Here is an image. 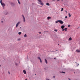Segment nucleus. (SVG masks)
<instances>
[{
	"instance_id": "1",
	"label": "nucleus",
	"mask_w": 80,
	"mask_h": 80,
	"mask_svg": "<svg viewBox=\"0 0 80 80\" xmlns=\"http://www.w3.org/2000/svg\"><path fill=\"white\" fill-rule=\"evenodd\" d=\"M58 22L60 23L61 24H63V22L62 20H58Z\"/></svg>"
},
{
	"instance_id": "2",
	"label": "nucleus",
	"mask_w": 80,
	"mask_h": 80,
	"mask_svg": "<svg viewBox=\"0 0 80 80\" xmlns=\"http://www.w3.org/2000/svg\"><path fill=\"white\" fill-rule=\"evenodd\" d=\"M0 3L2 6H5V3H3L2 2H1Z\"/></svg>"
},
{
	"instance_id": "3",
	"label": "nucleus",
	"mask_w": 80,
	"mask_h": 80,
	"mask_svg": "<svg viewBox=\"0 0 80 80\" xmlns=\"http://www.w3.org/2000/svg\"><path fill=\"white\" fill-rule=\"evenodd\" d=\"M76 52H77L78 53H80V49L78 50L77 49L76 51Z\"/></svg>"
},
{
	"instance_id": "4",
	"label": "nucleus",
	"mask_w": 80,
	"mask_h": 80,
	"mask_svg": "<svg viewBox=\"0 0 80 80\" xmlns=\"http://www.w3.org/2000/svg\"><path fill=\"white\" fill-rule=\"evenodd\" d=\"M22 16L23 18V21H24V22H25V17H24V16H23V15H22Z\"/></svg>"
},
{
	"instance_id": "5",
	"label": "nucleus",
	"mask_w": 80,
	"mask_h": 80,
	"mask_svg": "<svg viewBox=\"0 0 80 80\" xmlns=\"http://www.w3.org/2000/svg\"><path fill=\"white\" fill-rule=\"evenodd\" d=\"M19 23H20V22H18V23L16 24V27H18V25L19 24Z\"/></svg>"
},
{
	"instance_id": "6",
	"label": "nucleus",
	"mask_w": 80,
	"mask_h": 80,
	"mask_svg": "<svg viewBox=\"0 0 80 80\" xmlns=\"http://www.w3.org/2000/svg\"><path fill=\"white\" fill-rule=\"evenodd\" d=\"M64 28H65V26L62 25L61 26V28H62V29H63Z\"/></svg>"
},
{
	"instance_id": "7",
	"label": "nucleus",
	"mask_w": 80,
	"mask_h": 80,
	"mask_svg": "<svg viewBox=\"0 0 80 80\" xmlns=\"http://www.w3.org/2000/svg\"><path fill=\"white\" fill-rule=\"evenodd\" d=\"M45 63H46V64H47L48 63V62H47V60L46 59H45Z\"/></svg>"
},
{
	"instance_id": "8",
	"label": "nucleus",
	"mask_w": 80,
	"mask_h": 80,
	"mask_svg": "<svg viewBox=\"0 0 80 80\" xmlns=\"http://www.w3.org/2000/svg\"><path fill=\"white\" fill-rule=\"evenodd\" d=\"M38 2H39L40 3H42V0H38Z\"/></svg>"
},
{
	"instance_id": "9",
	"label": "nucleus",
	"mask_w": 80,
	"mask_h": 80,
	"mask_svg": "<svg viewBox=\"0 0 80 80\" xmlns=\"http://www.w3.org/2000/svg\"><path fill=\"white\" fill-rule=\"evenodd\" d=\"M23 72L24 73V74H26V71H25V70H24L23 71Z\"/></svg>"
},
{
	"instance_id": "10",
	"label": "nucleus",
	"mask_w": 80,
	"mask_h": 80,
	"mask_svg": "<svg viewBox=\"0 0 80 80\" xmlns=\"http://www.w3.org/2000/svg\"><path fill=\"white\" fill-rule=\"evenodd\" d=\"M46 5H48V6H49V5H50V4H49V3L47 2L46 3Z\"/></svg>"
},
{
	"instance_id": "11",
	"label": "nucleus",
	"mask_w": 80,
	"mask_h": 80,
	"mask_svg": "<svg viewBox=\"0 0 80 80\" xmlns=\"http://www.w3.org/2000/svg\"><path fill=\"white\" fill-rule=\"evenodd\" d=\"M47 18L48 20H49V19H51V18L49 17H48Z\"/></svg>"
},
{
	"instance_id": "12",
	"label": "nucleus",
	"mask_w": 80,
	"mask_h": 80,
	"mask_svg": "<svg viewBox=\"0 0 80 80\" xmlns=\"http://www.w3.org/2000/svg\"><path fill=\"white\" fill-rule=\"evenodd\" d=\"M18 34L19 35H21L22 34V32H18Z\"/></svg>"
},
{
	"instance_id": "13",
	"label": "nucleus",
	"mask_w": 80,
	"mask_h": 80,
	"mask_svg": "<svg viewBox=\"0 0 80 80\" xmlns=\"http://www.w3.org/2000/svg\"><path fill=\"white\" fill-rule=\"evenodd\" d=\"M27 34H25V35H24V37H27Z\"/></svg>"
},
{
	"instance_id": "14",
	"label": "nucleus",
	"mask_w": 80,
	"mask_h": 80,
	"mask_svg": "<svg viewBox=\"0 0 80 80\" xmlns=\"http://www.w3.org/2000/svg\"><path fill=\"white\" fill-rule=\"evenodd\" d=\"M64 30H65V32H67V28H65L64 29Z\"/></svg>"
},
{
	"instance_id": "15",
	"label": "nucleus",
	"mask_w": 80,
	"mask_h": 80,
	"mask_svg": "<svg viewBox=\"0 0 80 80\" xmlns=\"http://www.w3.org/2000/svg\"><path fill=\"white\" fill-rule=\"evenodd\" d=\"M18 2L19 4H20V1H19V0H18Z\"/></svg>"
},
{
	"instance_id": "16",
	"label": "nucleus",
	"mask_w": 80,
	"mask_h": 80,
	"mask_svg": "<svg viewBox=\"0 0 80 80\" xmlns=\"http://www.w3.org/2000/svg\"><path fill=\"white\" fill-rule=\"evenodd\" d=\"M69 40H70H70H72V38H69Z\"/></svg>"
},
{
	"instance_id": "17",
	"label": "nucleus",
	"mask_w": 80,
	"mask_h": 80,
	"mask_svg": "<svg viewBox=\"0 0 80 80\" xmlns=\"http://www.w3.org/2000/svg\"><path fill=\"white\" fill-rule=\"evenodd\" d=\"M40 5H42L43 6V3H40Z\"/></svg>"
},
{
	"instance_id": "18",
	"label": "nucleus",
	"mask_w": 80,
	"mask_h": 80,
	"mask_svg": "<svg viewBox=\"0 0 80 80\" xmlns=\"http://www.w3.org/2000/svg\"><path fill=\"white\" fill-rule=\"evenodd\" d=\"M68 15L69 16V17H71V15H70V13H68Z\"/></svg>"
},
{
	"instance_id": "19",
	"label": "nucleus",
	"mask_w": 80,
	"mask_h": 80,
	"mask_svg": "<svg viewBox=\"0 0 80 80\" xmlns=\"http://www.w3.org/2000/svg\"><path fill=\"white\" fill-rule=\"evenodd\" d=\"M62 10H61V12H62V11H63V8H62Z\"/></svg>"
},
{
	"instance_id": "20",
	"label": "nucleus",
	"mask_w": 80,
	"mask_h": 80,
	"mask_svg": "<svg viewBox=\"0 0 80 80\" xmlns=\"http://www.w3.org/2000/svg\"><path fill=\"white\" fill-rule=\"evenodd\" d=\"M38 59L40 60H41V59L40 58V57H38Z\"/></svg>"
},
{
	"instance_id": "21",
	"label": "nucleus",
	"mask_w": 80,
	"mask_h": 80,
	"mask_svg": "<svg viewBox=\"0 0 80 80\" xmlns=\"http://www.w3.org/2000/svg\"><path fill=\"white\" fill-rule=\"evenodd\" d=\"M58 21H56V23H58Z\"/></svg>"
},
{
	"instance_id": "22",
	"label": "nucleus",
	"mask_w": 80,
	"mask_h": 80,
	"mask_svg": "<svg viewBox=\"0 0 80 80\" xmlns=\"http://www.w3.org/2000/svg\"><path fill=\"white\" fill-rule=\"evenodd\" d=\"M62 73H65V72H63V71L62 72Z\"/></svg>"
},
{
	"instance_id": "23",
	"label": "nucleus",
	"mask_w": 80,
	"mask_h": 80,
	"mask_svg": "<svg viewBox=\"0 0 80 80\" xmlns=\"http://www.w3.org/2000/svg\"><path fill=\"white\" fill-rule=\"evenodd\" d=\"M54 31H55V32H57V30H56V29H55L54 30Z\"/></svg>"
},
{
	"instance_id": "24",
	"label": "nucleus",
	"mask_w": 80,
	"mask_h": 80,
	"mask_svg": "<svg viewBox=\"0 0 80 80\" xmlns=\"http://www.w3.org/2000/svg\"><path fill=\"white\" fill-rule=\"evenodd\" d=\"M68 26V27H70V25H69Z\"/></svg>"
},
{
	"instance_id": "25",
	"label": "nucleus",
	"mask_w": 80,
	"mask_h": 80,
	"mask_svg": "<svg viewBox=\"0 0 80 80\" xmlns=\"http://www.w3.org/2000/svg\"><path fill=\"white\" fill-rule=\"evenodd\" d=\"M53 78H55V76H53Z\"/></svg>"
},
{
	"instance_id": "26",
	"label": "nucleus",
	"mask_w": 80,
	"mask_h": 80,
	"mask_svg": "<svg viewBox=\"0 0 80 80\" xmlns=\"http://www.w3.org/2000/svg\"><path fill=\"white\" fill-rule=\"evenodd\" d=\"M65 18H67V16H65Z\"/></svg>"
},
{
	"instance_id": "27",
	"label": "nucleus",
	"mask_w": 80,
	"mask_h": 80,
	"mask_svg": "<svg viewBox=\"0 0 80 80\" xmlns=\"http://www.w3.org/2000/svg\"><path fill=\"white\" fill-rule=\"evenodd\" d=\"M40 62L41 63H42V60L41 59L40 60Z\"/></svg>"
},
{
	"instance_id": "28",
	"label": "nucleus",
	"mask_w": 80,
	"mask_h": 80,
	"mask_svg": "<svg viewBox=\"0 0 80 80\" xmlns=\"http://www.w3.org/2000/svg\"><path fill=\"white\" fill-rule=\"evenodd\" d=\"M64 30L63 29H62V32H63L64 31Z\"/></svg>"
},
{
	"instance_id": "29",
	"label": "nucleus",
	"mask_w": 80,
	"mask_h": 80,
	"mask_svg": "<svg viewBox=\"0 0 80 80\" xmlns=\"http://www.w3.org/2000/svg\"><path fill=\"white\" fill-rule=\"evenodd\" d=\"M15 65H16V66H17V63H15Z\"/></svg>"
},
{
	"instance_id": "30",
	"label": "nucleus",
	"mask_w": 80,
	"mask_h": 80,
	"mask_svg": "<svg viewBox=\"0 0 80 80\" xmlns=\"http://www.w3.org/2000/svg\"><path fill=\"white\" fill-rule=\"evenodd\" d=\"M18 41H20V39H18Z\"/></svg>"
},
{
	"instance_id": "31",
	"label": "nucleus",
	"mask_w": 80,
	"mask_h": 80,
	"mask_svg": "<svg viewBox=\"0 0 80 80\" xmlns=\"http://www.w3.org/2000/svg\"><path fill=\"white\" fill-rule=\"evenodd\" d=\"M65 11L66 12V13H67V11Z\"/></svg>"
},
{
	"instance_id": "32",
	"label": "nucleus",
	"mask_w": 80,
	"mask_h": 80,
	"mask_svg": "<svg viewBox=\"0 0 80 80\" xmlns=\"http://www.w3.org/2000/svg\"><path fill=\"white\" fill-rule=\"evenodd\" d=\"M39 33L40 34H41V32H39Z\"/></svg>"
},
{
	"instance_id": "33",
	"label": "nucleus",
	"mask_w": 80,
	"mask_h": 80,
	"mask_svg": "<svg viewBox=\"0 0 80 80\" xmlns=\"http://www.w3.org/2000/svg\"><path fill=\"white\" fill-rule=\"evenodd\" d=\"M39 7H42V6H39Z\"/></svg>"
},
{
	"instance_id": "34",
	"label": "nucleus",
	"mask_w": 80,
	"mask_h": 80,
	"mask_svg": "<svg viewBox=\"0 0 80 80\" xmlns=\"http://www.w3.org/2000/svg\"><path fill=\"white\" fill-rule=\"evenodd\" d=\"M46 32L44 31V33L45 34Z\"/></svg>"
},
{
	"instance_id": "35",
	"label": "nucleus",
	"mask_w": 80,
	"mask_h": 80,
	"mask_svg": "<svg viewBox=\"0 0 80 80\" xmlns=\"http://www.w3.org/2000/svg\"><path fill=\"white\" fill-rule=\"evenodd\" d=\"M2 2V0H1L0 2Z\"/></svg>"
},
{
	"instance_id": "36",
	"label": "nucleus",
	"mask_w": 80,
	"mask_h": 80,
	"mask_svg": "<svg viewBox=\"0 0 80 80\" xmlns=\"http://www.w3.org/2000/svg\"><path fill=\"white\" fill-rule=\"evenodd\" d=\"M8 14V12H7V14H5V15H7Z\"/></svg>"
},
{
	"instance_id": "37",
	"label": "nucleus",
	"mask_w": 80,
	"mask_h": 80,
	"mask_svg": "<svg viewBox=\"0 0 80 80\" xmlns=\"http://www.w3.org/2000/svg\"><path fill=\"white\" fill-rule=\"evenodd\" d=\"M3 8L4 9V6H3Z\"/></svg>"
},
{
	"instance_id": "38",
	"label": "nucleus",
	"mask_w": 80,
	"mask_h": 80,
	"mask_svg": "<svg viewBox=\"0 0 80 80\" xmlns=\"http://www.w3.org/2000/svg\"><path fill=\"white\" fill-rule=\"evenodd\" d=\"M1 22H2V23H3V21H1Z\"/></svg>"
},
{
	"instance_id": "39",
	"label": "nucleus",
	"mask_w": 80,
	"mask_h": 80,
	"mask_svg": "<svg viewBox=\"0 0 80 80\" xmlns=\"http://www.w3.org/2000/svg\"><path fill=\"white\" fill-rule=\"evenodd\" d=\"M53 1H54V0H52Z\"/></svg>"
},
{
	"instance_id": "40",
	"label": "nucleus",
	"mask_w": 80,
	"mask_h": 80,
	"mask_svg": "<svg viewBox=\"0 0 80 80\" xmlns=\"http://www.w3.org/2000/svg\"><path fill=\"white\" fill-rule=\"evenodd\" d=\"M68 80H70V78H68Z\"/></svg>"
},
{
	"instance_id": "41",
	"label": "nucleus",
	"mask_w": 80,
	"mask_h": 80,
	"mask_svg": "<svg viewBox=\"0 0 80 80\" xmlns=\"http://www.w3.org/2000/svg\"><path fill=\"white\" fill-rule=\"evenodd\" d=\"M60 0H57L58 1H59Z\"/></svg>"
},
{
	"instance_id": "42",
	"label": "nucleus",
	"mask_w": 80,
	"mask_h": 80,
	"mask_svg": "<svg viewBox=\"0 0 80 80\" xmlns=\"http://www.w3.org/2000/svg\"><path fill=\"white\" fill-rule=\"evenodd\" d=\"M8 73H9V74H10V72H8Z\"/></svg>"
},
{
	"instance_id": "43",
	"label": "nucleus",
	"mask_w": 80,
	"mask_h": 80,
	"mask_svg": "<svg viewBox=\"0 0 80 80\" xmlns=\"http://www.w3.org/2000/svg\"><path fill=\"white\" fill-rule=\"evenodd\" d=\"M25 80H27V79H26Z\"/></svg>"
},
{
	"instance_id": "44",
	"label": "nucleus",
	"mask_w": 80,
	"mask_h": 80,
	"mask_svg": "<svg viewBox=\"0 0 80 80\" xmlns=\"http://www.w3.org/2000/svg\"><path fill=\"white\" fill-rule=\"evenodd\" d=\"M78 65H79V64H78Z\"/></svg>"
},
{
	"instance_id": "45",
	"label": "nucleus",
	"mask_w": 80,
	"mask_h": 80,
	"mask_svg": "<svg viewBox=\"0 0 80 80\" xmlns=\"http://www.w3.org/2000/svg\"><path fill=\"white\" fill-rule=\"evenodd\" d=\"M47 80H49V79H47Z\"/></svg>"
},
{
	"instance_id": "46",
	"label": "nucleus",
	"mask_w": 80,
	"mask_h": 80,
	"mask_svg": "<svg viewBox=\"0 0 80 80\" xmlns=\"http://www.w3.org/2000/svg\"><path fill=\"white\" fill-rule=\"evenodd\" d=\"M1 66L0 65V67Z\"/></svg>"
},
{
	"instance_id": "47",
	"label": "nucleus",
	"mask_w": 80,
	"mask_h": 80,
	"mask_svg": "<svg viewBox=\"0 0 80 80\" xmlns=\"http://www.w3.org/2000/svg\"><path fill=\"white\" fill-rule=\"evenodd\" d=\"M35 75H36V74H35Z\"/></svg>"
},
{
	"instance_id": "48",
	"label": "nucleus",
	"mask_w": 80,
	"mask_h": 80,
	"mask_svg": "<svg viewBox=\"0 0 80 80\" xmlns=\"http://www.w3.org/2000/svg\"><path fill=\"white\" fill-rule=\"evenodd\" d=\"M75 63H77V62H76Z\"/></svg>"
},
{
	"instance_id": "49",
	"label": "nucleus",
	"mask_w": 80,
	"mask_h": 80,
	"mask_svg": "<svg viewBox=\"0 0 80 80\" xmlns=\"http://www.w3.org/2000/svg\"><path fill=\"white\" fill-rule=\"evenodd\" d=\"M54 59H55V58H54Z\"/></svg>"
},
{
	"instance_id": "50",
	"label": "nucleus",
	"mask_w": 80,
	"mask_h": 80,
	"mask_svg": "<svg viewBox=\"0 0 80 80\" xmlns=\"http://www.w3.org/2000/svg\"><path fill=\"white\" fill-rule=\"evenodd\" d=\"M58 45H59V44H58Z\"/></svg>"
},
{
	"instance_id": "51",
	"label": "nucleus",
	"mask_w": 80,
	"mask_h": 80,
	"mask_svg": "<svg viewBox=\"0 0 80 80\" xmlns=\"http://www.w3.org/2000/svg\"><path fill=\"white\" fill-rule=\"evenodd\" d=\"M62 1L63 0H62Z\"/></svg>"
}]
</instances>
